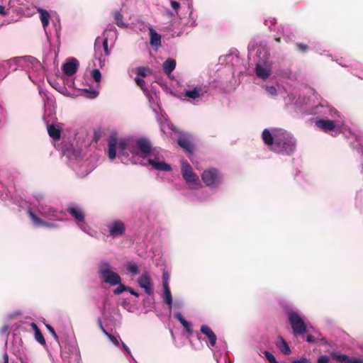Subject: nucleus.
Masks as SVG:
<instances>
[{
    "label": "nucleus",
    "instance_id": "obj_41",
    "mask_svg": "<svg viewBox=\"0 0 363 363\" xmlns=\"http://www.w3.org/2000/svg\"><path fill=\"white\" fill-rule=\"evenodd\" d=\"M265 357L269 361V363H271L272 361L276 359L275 357L269 352L265 351L264 352Z\"/></svg>",
    "mask_w": 363,
    "mask_h": 363
},
{
    "label": "nucleus",
    "instance_id": "obj_40",
    "mask_svg": "<svg viewBox=\"0 0 363 363\" xmlns=\"http://www.w3.org/2000/svg\"><path fill=\"white\" fill-rule=\"evenodd\" d=\"M135 82L136 84L138 86H139L142 89H144V86L145 85V81L143 79L139 78V77H135Z\"/></svg>",
    "mask_w": 363,
    "mask_h": 363
},
{
    "label": "nucleus",
    "instance_id": "obj_35",
    "mask_svg": "<svg viewBox=\"0 0 363 363\" xmlns=\"http://www.w3.org/2000/svg\"><path fill=\"white\" fill-rule=\"evenodd\" d=\"M323 340V338H320L319 337V335L317 336L316 337L312 335H308L307 337H306V341L308 342H310V343H315L317 342L318 340Z\"/></svg>",
    "mask_w": 363,
    "mask_h": 363
},
{
    "label": "nucleus",
    "instance_id": "obj_14",
    "mask_svg": "<svg viewBox=\"0 0 363 363\" xmlns=\"http://www.w3.org/2000/svg\"><path fill=\"white\" fill-rule=\"evenodd\" d=\"M201 332L206 335L208 339L209 343L211 346H215L216 344V335L213 333V331L211 330V328L206 325H202L201 326L200 329Z\"/></svg>",
    "mask_w": 363,
    "mask_h": 363
},
{
    "label": "nucleus",
    "instance_id": "obj_13",
    "mask_svg": "<svg viewBox=\"0 0 363 363\" xmlns=\"http://www.w3.org/2000/svg\"><path fill=\"white\" fill-rule=\"evenodd\" d=\"M315 125L324 132L333 130L335 128V121L332 120L320 119L316 121Z\"/></svg>",
    "mask_w": 363,
    "mask_h": 363
},
{
    "label": "nucleus",
    "instance_id": "obj_51",
    "mask_svg": "<svg viewBox=\"0 0 363 363\" xmlns=\"http://www.w3.org/2000/svg\"><path fill=\"white\" fill-rule=\"evenodd\" d=\"M45 224L46 225H43L44 227H46V228H52V227H54V225L52 223H50L45 222Z\"/></svg>",
    "mask_w": 363,
    "mask_h": 363
},
{
    "label": "nucleus",
    "instance_id": "obj_21",
    "mask_svg": "<svg viewBox=\"0 0 363 363\" xmlns=\"http://www.w3.org/2000/svg\"><path fill=\"white\" fill-rule=\"evenodd\" d=\"M202 89L201 86H196L194 89L192 90H186L185 91V96L188 97V98H191L192 99H196L197 98H199L200 96V95H203L204 93H206V91H203L202 92Z\"/></svg>",
    "mask_w": 363,
    "mask_h": 363
},
{
    "label": "nucleus",
    "instance_id": "obj_44",
    "mask_svg": "<svg viewBox=\"0 0 363 363\" xmlns=\"http://www.w3.org/2000/svg\"><path fill=\"white\" fill-rule=\"evenodd\" d=\"M292 363H311V362L306 357H301L300 359L294 360Z\"/></svg>",
    "mask_w": 363,
    "mask_h": 363
},
{
    "label": "nucleus",
    "instance_id": "obj_16",
    "mask_svg": "<svg viewBox=\"0 0 363 363\" xmlns=\"http://www.w3.org/2000/svg\"><path fill=\"white\" fill-rule=\"evenodd\" d=\"M148 162L150 164H151L154 169L160 170V171H164V172H169L172 170V167L170 164L162 161H157L155 160L150 159L148 160Z\"/></svg>",
    "mask_w": 363,
    "mask_h": 363
},
{
    "label": "nucleus",
    "instance_id": "obj_20",
    "mask_svg": "<svg viewBox=\"0 0 363 363\" xmlns=\"http://www.w3.org/2000/svg\"><path fill=\"white\" fill-rule=\"evenodd\" d=\"M30 325L35 332V339L36 341L42 345H45V340L38 325L35 323H32Z\"/></svg>",
    "mask_w": 363,
    "mask_h": 363
},
{
    "label": "nucleus",
    "instance_id": "obj_53",
    "mask_svg": "<svg viewBox=\"0 0 363 363\" xmlns=\"http://www.w3.org/2000/svg\"><path fill=\"white\" fill-rule=\"evenodd\" d=\"M276 40H277V42L280 43V42H281V38H276Z\"/></svg>",
    "mask_w": 363,
    "mask_h": 363
},
{
    "label": "nucleus",
    "instance_id": "obj_54",
    "mask_svg": "<svg viewBox=\"0 0 363 363\" xmlns=\"http://www.w3.org/2000/svg\"><path fill=\"white\" fill-rule=\"evenodd\" d=\"M271 363H278L277 359H274V361H272Z\"/></svg>",
    "mask_w": 363,
    "mask_h": 363
},
{
    "label": "nucleus",
    "instance_id": "obj_46",
    "mask_svg": "<svg viewBox=\"0 0 363 363\" xmlns=\"http://www.w3.org/2000/svg\"><path fill=\"white\" fill-rule=\"evenodd\" d=\"M98 325L100 328V330L102 331V333L106 335H108V332L104 328L101 320L99 318L97 321Z\"/></svg>",
    "mask_w": 363,
    "mask_h": 363
},
{
    "label": "nucleus",
    "instance_id": "obj_24",
    "mask_svg": "<svg viewBox=\"0 0 363 363\" xmlns=\"http://www.w3.org/2000/svg\"><path fill=\"white\" fill-rule=\"evenodd\" d=\"M176 67V61L173 59H167L163 63V70L167 74H170Z\"/></svg>",
    "mask_w": 363,
    "mask_h": 363
},
{
    "label": "nucleus",
    "instance_id": "obj_45",
    "mask_svg": "<svg viewBox=\"0 0 363 363\" xmlns=\"http://www.w3.org/2000/svg\"><path fill=\"white\" fill-rule=\"evenodd\" d=\"M103 48L106 55H109V50L108 48V40L104 39L103 41Z\"/></svg>",
    "mask_w": 363,
    "mask_h": 363
},
{
    "label": "nucleus",
    "instance_id": "obj_23",
    "mask_svg": "<svg viewBox=\"0 0 363 363\" xmlns=\"http://www.w3.org/2000/svg\"><path fill=\"white\" fill-rule=\"evenodd\" d=\"M279 340L280 342L277 343V346L283 354H289L291 353V349L288 343L281 336H279Z\"/></svg>",
    "mask_w": 363,
    "mask_h": 363
},
{
    "label": "nucleus",
    "instance_id": "obj_42",
    "mask_svg": "<svg viewBox=\"0 0 363 363\" xmlns=\"http://www.w3.org/2000/svg\"><path fill=\"white\" fill-rule=\"evenodd\" d=\"M106 336L108 337V338L116 345L119 346V342L116 339L115 336L108 333V335H106Z\"/></svg>",
    "mask_w": 363,
    "mask_h": 363
},
{
    "label": "nucleus",
    "instance_id": "obj_36",
    "mask_svg": "<svg viewBox=\"0 0 363 363\" xmlns=\"http://www.w3.org/2000/svg\"><path fill=\"white\" fill-rule=\"evenodd\" d=\"M296 45L297 49L301 52H306L309 49L308 46L304 43H298Z\"/></svg>",
    "mask_w": 363,
    "mask_h": 363
},
{
    "label": "nucleus",
    "instance_id": "obj_18",
    "mask_svg": "<svg viewBox=\"0 0 363 363\" xmlns=\"http://www.w3.org/2000/svg\"><path fill=\"white\" fill-rule=\"evenodd\" d=\"M48 133L50 138L55 140H58L61 137V129L54 124L48 126Z\"/></svg>",
    "mask_w": 363,
    "mask_h": 363
},
{
    "label": "nucleus",
    "instance_id": "obj_6",
    "mask_svg": "<svg viewBox=\"0 0 363 363\" xmlns=\"http://www.w3.org/2000/svg\"><path fill=\"white\" fill-rule=\"evenodd\" d=\"M203 182L208 186H218L222 182V176L216 168L208 169L201 174Z\"/></svg>",
    "mask_w": 363,
    "mask_h": 363
},
{
    "label": "nucleus",
    "instance_id": "obj_8",
    "mask_svg": "<svg viewBox=\"0 0 363 363\" xmlns=\"http://www.w3.org/2000/svg\"><path fill=\"white\" fill-rule=\"evenodd\" d=\"M281 129H272L270 131L268 129H264L262 133V138L266 145L270 147H273L274 143H276V136L279 135Z\"/></svg>",
    "mask_w": 363,
    "mask_h": 363
},
{
    "label": "nucleus",
    "instance_id": "obj_28",
    "mask_svg": "<svg viewBox=\"0 0 363 363\" xmlns=\"http://www.w3.org/2000/svg\"><path fill=\"white\" fill-rule=\"evenodd\" d=\"M331 357L337 360L339 362L341 363H350L351 359L346 354H339L335 352H333L331 354Z\"/></svg>",
    "mask_w": 363,
    "mask_h": 363
},
{
    "label": "nucleus",
    "instance_id": "obj_17",
    "mask_svg": "<svg viewBox=\"0 0 363 363\" xmlns=\"http://www.w3.org/2000/svg\"><path fill=\"white\" fill-rule=\"evenodd\" d=\"M163 288H164V294L163 297L166 302V303L169 306V308H171L172 306V297L170 291V289L168 285V282L167 280L163 281Z\"/></svg>",
    "mask_w": 363,
    "mask_h": 363
},
{
    "label": "nucleus",
    "instance_id": "obj_4",
    "mask_svg": "<svg viewBox=\"0 0 363 363\" xmlns=\"http://www.w3.org/2000/svg\"><path fill=\"white\" fill-rule=\"evenodd\" d=\"M129 150L133 155L145 157L151 153L152 145L148 139L140 138L135 140V145L129 147Z\"/></svg>",
    "mask_w": 363,
    "mask_h": 363
},
{
    "label": "nucleus",
    "instance_id": "obj_10",
    "mask_svg": "<svg viewBox=\"0 0 363 363\" xmlns=\"http://www.w3.org/2000/svg\"><path fill=\"white\" fill-rule=\"evenodd\" d=\"M108 228L110 235L113 238L123 235L125 230V224L121 220L113 221L108 225Z\"/></svg>",
    "mask_w": 363,
    "mask_h": 363
},
{
    "label": "nucleus",
    "instance_id": "obj_29",
    "mask_svg": "<svg viewBox=\"0 0 363 363\" xmlns=\"http://www.w3.org/2000/svg\"><path fill=\"white\" fill-rule=\"evenodd\" d=\"M127 270L132 273L133 275H136L139 274V268L138 264L135 262H130L126 265Z\"/></svg>",
    "mask_w": 363,
    "mask_h": 363
},
{
    "label": "nucleus",
    "instance_id": "obj_38",
    "mask_svg": "<svg viewBox=\"0 0 363 363\" xmlns=\"http://www.w3.org/2000/svg\"><path fill=\"white\" fill-rule=\"evenodd\" d=\"M330 358L326 355H320L318 359L317 363H329Z\"/></svg>",
    "mask_w": 363,
    "mask_h": 363
},
{
    "label": "nucleus",
    "instance_id": "obj_52",
    "mask_svg": "<svg viewBox=\"0 0 363 363\" xmlns=\"http://www.w3.org/2000/svg\"><path fill=\"white\" fill-rule=\"evenodd\" d=\"M122 345H123V348H124V349H125L128 352H130V350H129V348L127 347V345H126L124 342H122Z\"/></svg>",
    "mask_w": 363,
    "mask_h": 363
},
{
    "label": "nucleus",
    "instance_id": "obj_22",
    "mask_svg": "<svg viewBox=\"0 0 363 363\" xmlns=\"http://www.w3.org/2000/svg\"><path fill=\"white\" fill-rule=\"evenodd\" d=\"M113 16L115 23L120 28H126L127 24L123 21V16L121 11L115 10L113 11Z\"/></svg>",
    "mask_w": 363,
    "mask_h": 363
},
{
    "label": "nucleus",
    "instance_id": "obj_26",
    "mask_svg": "<svg viewBox=\"0 0 363 363\" xmlns=\"http://www.w3.org/2000/svg\"><path fill=\"white\" fill-rule=\"evenodd\" d=\"M255 72L258 77L266 79L269 76V71L260 65H257L255 67Z\"/></svg>",
    "mask_w": 363,
    "mask_h": 363
},
{
    "label": "nucleus",
    "instance_id": "obj_47",
    "mask_svg": "<svg viewBox=\"0 0 363 363\" xmlns=\"http://www.w3.org/2000/svg\"><path fill=\"white\" fill-rule=\"evenodd\" d=\"M127 291H128L130 294H131L132 295H133L136 297L139 296V294L137 291H135L133 289H132L131 287L128 286Z\"/></svg>",
    "mask_w": 363,
    "mask_h": 363
},
{
    "label": "nucleus",
    "instance_id": "obj_32",
    "mask_svg": "<svg viewBox=\"0 0 363 363\" xmlns=\"http://www.w3.org/2000/svg\"><path fill=\"white\" fill-rule=\"evenodd\" d=\"M91 76L96 82H99L101 79V74L99 69H94L91 72Z\"/></svg>",
    "mask_w": 363,
    "mask_h": 363
},
{
    "label": "nucleus",
    "instance_id": "obj_7",
    "mask_svg": "<svg viewBox=\"0 0 363 363\" xmlns=\"http://www.w3.org/2000/svg\"><path fill=\"white\" fill-rule=\"evenodd\" d=\"M182 174L184 179L189 184L191 188H195L193 186L194 185H199V177L193 172L192 167L187 162L182 163Z\"/></svg>",
    "mask_w": 363,
    "mask_h": 363
},
{
    "label": "nucleus",
    "instance_id": "obj_15",
    "mask_svg": "<svg viewBox=\"0 0 363 363\" xmlns=\"http://www.w3.org/2000/svg\"><path fill=\"white\" fill-rule=\"evenodd\" d=\"M67 211L77 221L83 222L84 220V214L79 208L71 206L67 208Z\"/></svg>",
    "mask_w": 363,
    "mask_h": 363
},
{
    "label": "nucleus",
    "instance_id": "obj_49",
    "mask_svg": "<svg viewBox=\"0 0 363 363\" xmlns=\"http://www.w3.org/2000/svg\"><path fill=\"white\" fill-rule=\"evenodd\" d=\"M0 13L2 15H6V12L5 11V7L0 5Z\"/></svg>",
    "mask_w": 363,
    "mask_h": 363
},
{
    "label": "nucleus",
    "instance_id": "obj_39",
    "mask_svg": "<svg viewBox=\"0 0 363 363\" xmlns=\"http://www.w3.org/2000/svg\"><path fill=\"white\" fill-rule=\"evenodd\" d=\"M266 90L271 96H276L277 94V89L273 86H267Z\"/></svg>",
    "mask_w": 363,
    "mask_h": 363
},
{
    "label": "nucleus",
    "instance_id": "obj_43",
    "mask_svg": "<svg viewBox=\"0 0 363 363\" xmlns=\"http://www.w3.org/2000/svg\"><path fill=\"white\" fill-rule=\"evenodd\" d=\"M171 6L172 8L175 11V12L177 13L178 10L180 8V4L176 1H171Z\"/></svg>",
    "mask_w": 363,
    "mask_h": 363
},
{
    "label": "nucleus",
    "instance_id": "obj_48",
    "mask_svg": "<svg viewBox=\"0 0 363 363\" xmlns=\"http://www.w3.org/2000/svg\"><path fill=\"white\" fill-rule=\"evenodd\" d=\"M350 363H363V359H351Z\"/></svg>",
    "mask_w": 363,
    "mask_h": 363
},
{
    "label": "nucleus",
    "instance_id": "obj_34",
    "mask_svg": "<svg viewBox=\"0 0 363 363\" xmlns=\"http://www.w3.org/2000/svg\"><path fill=\"white\" fill-rule=\"evenodd\" d=\"M118 285V286L116 289H114V291H113V294H114L119 295L121 293H123V291H127V287L128 286L122 284L121 283H120Z\"/></svg>",
    "mask_w": 363,
    "mask_h": 363
},
{
    "label": "nucleus",
    "instance_id": "obj_12",
    "mask_svg": "<svg viewBox=\"0 0 363 363\" xmlns=\"http://www.w3.org/2000/svg\"><path fill=\"white\" fill-rule=\"evenodd\" d=\"M178 145L186 152L193 154L194 152V145L190 138L187 136H181L177 140Z\"/></svg>",
    "mask_w": 363,
    "mask_h": 363
},
{
    "label": "nucleus",
    "instance_id": "obj_2",
    "mask_svg": "<svg viewBox=\"0 0 363 363\" xmlns=\"http://www.w3.org/2000/svg\"><path fill=\"white\" fill-rule=\"evenodd\" d=\"M128 143L125 139H121L118 141L117 135L112 134L108 139V156L109 159L113 160L116 157V149L118 150L120 156H125V150L128 147Z\"/></svg>",
    "mask_w": 363,
    "mask_h": 363
},
{
    "label": "nucleus",
    "instance_id": "obj_37",
    "mask_svg": "<svg viewBox=\"0 0 363 363\" xmlns=\"http://www.w3.org/2000/svg\"><path fill=\"white\" fill-rule=\"evenodd\" d=\"M46 328L48 330V331L51 333L52 337L55 338V340H58V336L55 333V329L50 325L48 324L46 325Z\"/></svg>",
    "mask_w": 363,
    "mask_h": 363
},
{
    "label": "nucleus",
    "instance_id": "obj_31",
    "mask_svg": "<svg viewBox=\"0 0 363 363\" xmlns=\"http://www.w3.org/2000/svg\"><path fill=\"white\" fill-rule=\"evenodd\" d=\"M29 216L30 219L33 221V223L38 226H43V225L45 224V221L38 217L35 213H33L32 211L29 212Z\"/></svg>",
    "mask_w": 363,
    "mask_h": 363
},
{
    "label": "nucleus",
    "instance_id": "obj_9",
    "mask_svg": "<svg viewBox=\"0 0 363 363\" xmlns=\"http://www.w3.org/2000/svg\"><path fill=\"white\" fill-rule=\"evenodd\" d=\"M138 284L143 289L145 292L148 295H151L153 293L151 279L147 271H144L141 276L137 280Z\"/></svg>",
    "mask_w": 363,
    "mask_h": 363
},
{
    "label": "nucleus",
    "instance_id": "obj_25",
    "mask_svg": "<svg viewBox=\"0 0 363 363\" xmlns=\"http://www.w3.org/2000/svg\"><path fill=\"white\" fill-rule=\"evenodd\" d=\"M150 44L159 46L161 44V36L154 29H150Z\"/></svg>",
    "mask_w": 363,
    "mask_h": 363
},
{
    "label": "nucleus",
    "instance_id": "obj_30",
    "mask_svg": "<svg viewBox=\"0 0 363 363\" xmlns=\"http://www.w3.org/2000/svg\"><path fill=\"white\" fill-rule=\"evenodd\" d=\"M136 73L143 77H145L146 76L151 74L152 71L150 68L146 67H138L136 69Z\"/></svg>",
    "mask_w": 363,
    "mask_h": 363
},
{
    "label": "nucleus",
    "instance_id": "obj_50",
    "mask_svg": "<svg viewBox=\"0 0 363 363\" xmlns=\"http://www.w3.org/2000/svg\"><path fill=\"white\" fill-rule=\"evenodd\" d=\"M4 363H9V356L7 353L4 354Z\"/></svg>",
    "mask_w": 363,
    "mask_h": 363
},
{
    "label": "nucleus",
    "instance_id": "obj_11",
    "mask_svg": "<svg viewBox=\"0 0 363 363\" xmlns=\"http://www.w3.org/2000/svg\"><path fill=\"white\" fill-rule=\"evenodd\" d=\"M79 67V62L75 58H72L62 65V71L67 76L74 74Z\"/></svg>",
    "mask_w": 363,
    "mask_h": 363
},
{
    "label": "nucleus",
    "instance_id": "obj_1",
    "mask_svg": "<svg viewBox=\"0 0 363 363\" xmlns=\"http://www.w3.org/2000/svg\"><path fill=\"white\" fill-rule=\"evenodd\" d=\"M296 148V142L293 136L286 130L283 129L276 136V143L271 150L279 153L290 155L294 152Z\"/></svg>",
    "mask_w": 363,
    "mask_h": 363
},
{
    "label": "nucleus",
    "instance_id": "obj_33",
    "mask_svg": "<svg viewBox=\"0 0 363 363\" xmlns=\"http://www.w3.org/2000/svg\"><path fill=\"white\" fill-rule=\"evenodd\" d=\"M85 96L88 99H95L98 96L99 92L95 90L84 89Z\"/></svg>",
    "mask_w": 363,
    "mask_h": 363
},
{
    "label": "nucleus",
    "instance_id": "obj_27",
    "mask_svg": "<svg viewBox=\"0 0 363 363\" xmlns=\"http://www.w3.org/2000/svg\"><path fill=\"white\" fill-rule=\"evenodd\" d=\"M38 12L40 13V18L43 26L44 28H45L49 24V19L50 17V13L46 10H44L43 9H39Z\"/></svg>",
    "mask_w": 363,
    "mask_h": 363
},
{
    "label": "nucleus",
    "instance_id": "obj_19",
    "mask_svg": "<svg viewBox=\"0 0 363 363\" xmlns=\"http://www.w3.org/2000/svg\"><path fill=\"white\" fill-rule=\"evenodd\" d=\"M175 318L180 322V323L183 325L185 330L189 334L192 333L191 329V323L184 319L182 313H177L174 315Z\"/></svg>",
    "mask_w": 363,
    "mask_h": 363
},
{
    "label": "nucleus",
    "instance_id": "obj_3",
    "mask_svg": "<svg viewBox=\"0 0 363 363\" xmlns=\"http://www.w3.org/2000/svg\"><path fill=\"white\" fill-rule=\"evenodd\" d=\"M99 273L104 281L111 286L118 285L121 282L119 274L112 271L110 264L107 262H101L99 264Z\"/></svg>",
    "mask_w": 363,
    "mask_h": 363
},
{
    "label": "nucleus",
    "instance_id": "obj_5",
    "mask_svg": "<svg viewBox=\"0 0 363 363\" xmlns=\"http://www.w3.org/2000/svg\"><path fill=\"white\" fill-rule=\"evenodd\" d=\"M289 322L293 330L294 335H303L307 331L306 325L301 315L295 312L290 311L288 313Z\"/></svg>",
    "mask_w": 363,
    "mask_h": 363
}]
</instances>
